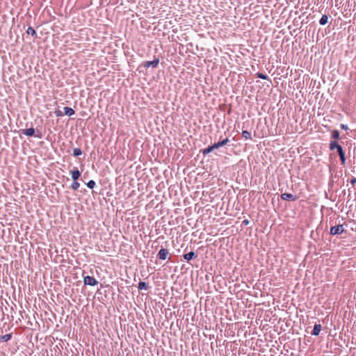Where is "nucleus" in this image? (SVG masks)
I'll return each mask as SVG.
<instances>
[{
  "mask_svg": "<svg viewBox=\"0 0 356 356\" xmlns=\"http://www.w3.org/2000/svg\"><path fill=\"white\" fill-rule=\"evenodd\" d=\"M159 63V58L158 57L154 56V58L152 61H145L142 63L141 66L144 67L145 68H148L149 67H152L153 68H156L158 67Z\"/></svg>",
  "mask_w": 356,
  "mask_h": 356,
  "instance_id": "obj_1",
  "label": "nucleus"
},
{
  "mask_svg": "<svg viewBox=\"0 0 356 356\" xmlns=\"http://www.w3.org/2000/svg\"><path fill=\"white\" fill-rule=\"evenodd\" d=\"M345 232L343 225H338L330 228V233L331 235H339Z\"/></svg>",
  "mask_w": 356,
  "mask_h": 356,
  "instance_id": "obj_2",
  "label": "nucleus"
},
{
  "mask_svg": "<svg viewBox=\"0 0 356 356\" xmlns=\"http://www.w3.org/2000/svg\"><path fill=\"white\" fill-rule=\"evenodd\" d=\"M83 283L85 285L94 286L98 284V281L93 277L87 275L83 277Z\"/></svg>",
  "mask_w": 356,
  "mask_h": 356,
  "instance_id": "obj_3",
  "label": "nucleus"
},
{
  "mask_svg": "<svg viewBox=\"0 0 356 356\" xmlns=\"http://www.w3.org/2000/svg\"><path fill=\"white\" fill-rule=\"evenodd\" d=\"M281 198L286 201H296L298 199V197L291 193H285L281 195Z\"/></svg>",
  "mask_w": 356,
  "mask_h": 356,
  "instance_id": "obj_4",
  "label": "nucleus"
},
{
  "mask_svg": "<svg viewBox=\"0 0 356 356\" xmlns=\"http://www.w3.org/2000/svg\"><path fill=\"white\" fill-rule=\"evenodd\" d=\"M169 254V251L166 248H161L158 254L157 257L159 259L161 260H165L168 258V255Z\"/></svg>",
  "mask_w": 356,
  "mask_h": 356,
  "instance_id": "obj_5",
  "label": "nucleus"
},
{
  "mask_svg": "<svg viewBox=\"0 0 356 356\" xmlns=\"http://www.w3.org/2000/svg\"><path fill=\"white\" fill-rule=\"evenodd\" d=\"M337 153H338V154L339 156L341 164L342 165H345L346 159L345 152H344L342 147L338 148Z\"/></svg>",
  "mask_w": 356,
  "mask_h": 356,
  "instance_id": "obj_6",
  "label": "nucleus"
},
{
  "mask_svg": "<svg viewBox=\"0 0 356 356\" xmlns=\"http://www.w3.org/2000/svg\"><path fill=\"white\" fill-rule=\"evenodd\" d=\"M229 138H225V139H223L220 141H218V143H215L212 145L214 147V149H217V148H219L220 147H222V146L227 145L229 143Z\"/></svg>",
  "mask_w": 356,
  "mask_h": 356,
  "instance_id": "obj_7",
  "label": "nucleus"
},
{
  "mask_svg": "<svg viewBox=\"0 0 356 356\" xmlns=\"http://www.w3.org/2000/svg\"><path fill=\"white\" fill-rule=\"evenodd\" d=\"M70 174L73 181L77 180L81 177V172L76 168L72 170Z\"/></svg>",
  "mask_w": 356,
  "mask_h": 356,
  "instance_id": "obj_8",
  "label": "nucleus"
},
{
  "mask_svg": "<svg viewBox=\"0 0 356 356\" xmlns=\"http://www.w3.org/2000/svg\"><path fill=\"white\" fill-rule=\"evenodd\" d=\"M22 133L27 136H35V129L34 128L31 127L29 129H22Z\"/></svg>",
  "mask_w": 356,
  "mask_h": 356,
  "instance_id": "obj_9",
  "label": "nucleus"
},
{
  "mask_svg": "<svg viewBox=\"0 0 356 356\" xmlns=\"http://www.w3.org/2000/svg\"><path fill=\"white\" fill-rule=\"evenodd\" d=\"M321 324H315L312 332V334L314 336H318L321 330Z\"/></svg>",
  "mask_w": 356,
  "mask_h": 356,
  "instance_id": "obj_10",
  "label": "nucleus"
},
{
  "mask_svg": "<svg viewBox=\"0 0 356 356\" xmlns=\"http://www.w3.org/2000/svg\"><path fill=\"white\" fill-rule=\"evenodd\" d=\"M341 147V145H340L337 141L332 140L330 143L329 148L330 150H334L335 149L338 150V148Z\"/></svg>",
  "mask_w": 356,
  "mask_h": 356,
  "instance_id": "obj_11",
  "label": "nucleus"
},
{
  "mask_svg": "<svg viewBox=\"0 0 356 356\" xmlns=\"http://www.w3.org/2000/svg\"><path fill=\"white\" fill-rule=\"evenodd\" d=\"M183 257L184 259H186V261H190L195 257H197V254H195V252L191 251L188 253L184 254Z\"/></svg>",
  "mask_w": 356,
  "mask_h": 356,
  "instance_id": "obj_12",
  "label": "nucleus"
},
{
  "mask_svg": "<svg viewBox=\"0 0 356 356\" xmlns=\"http://www.w3.org/2000/svg\"><path fill=\"white\" fill-rule=\"evenodd\" d=\"M63 109H64V113H63L64 115L71 116L75 113L74 110L70 107L66 106V107H64Z\"/></svg>",
  "mask_w": 356,
  "mask_h": 356,
  "instance_id": "obj_13",
  "label": "nucleus"
},
{
  "mask_svg": "<svg viewBox=\"0 0 356 356\" xmlns=\"http://www.w3.org/2000/svg\"><path fill=\"white\" fill-rule=\"evenodd\" d=\"M329 16L327 15H323L319 20V24L322 26H324L328 23Z\"/></svg>",
  "mask_w": 356,
  "mask_h": 356,
  "instance_id": "obj_14",
  "label": "nucleus"
},
{
  "mask_svg": "<svg viewBox=\"0 0 356 356\" xmlns=\"http://www.w3.org/2000/svg\"><path fill=\"white\" fill-rule=\"evenodd\" d=\"M26 33L29 34V35H32L35 38H38V35H37V33H36L35 31L31 26H29L27 29Z\"/></svg>",
  "mask_w": 356,
  "mask_h": 356,
  "instance_id": "obj_15",
  "label": "nucleus"
},
{
  "mask_svg": "<svg viewBox=\"0 0 356 356\" xmlns=\"http://www.w3.org/2000/svg\"><path fill=\"white\" fill-rule=\"evenodd\" d=\"M214 149V147H213V145H210L208 147L202 150V154L204 156H206L207 154H209L210 152H211Z\"/></svg>",
  "mask_w": 356,
  "mask_h": 356,
  "instance_id": "obj_16",
  "label": "nucleus"
},
{
  "mask_svg": "<svg viewBox=\"0 0 356 356\" xmlns=\"http://www.w3.org/2000/svg\"><path fill=\"white\" fill-rule=\"evenodd\" d=\"M331 137L334 140L337 141L339 138V131L336 129L332 131Z\"/></svg>",
  "mask_w": 356,
  "mask_h": 356,
  "instance_id": "obj_17",
  "label": "nucleus"
},
{
  "mask_svg": "<svg viewBox=\"0 0 356 356\" xmlns=\"http://www.w3.org/2000/svg\"><path fill=\"white\" fill-rule=\"evenodd\" d=\"M12 338V334H6L3 336H1L0 340L3 342H6L9 341Z\"/></svg>",
  "mask_w": 356,
  "mask_h": 356,
  "instance_id": "obj_18",
  "label": "nucleus"
},
{
  "mask_svg": "<svg viewBox=\"0 0 356 356\" xmlns=\"http://www.w3.org/2000/svg\"><path fill=\"white\" fill-rule=\"evenodd\" d=\"M138 288L139 290H147L148 286L146 282L141 281L138 283Z\"/></svg>",
  "mask_w": 356,
  "mask_h": 356,
  "instance_id": "obj_19",
  "label": "nucleus"
},
{
  "mask_svg": "<svg viewBox=\"0 0 356 356\" xmlns=\"http://www.w3.org/2000/svg\"><path fill=\"white\" fill-rule=\"evenodd\" d=\"M242 136L246 140L251 139V134L247 130L242 131Z\"/></svg>",
  "mask_w": 356,
  "mask_h": 356,
  "instance_id": "obj_20",
  "label": "nucleus"
},
{
  "mask_svg": "<svg viewBox=\"0 0 356 356\" xmlns=\"http://www.w3.org/2000/svg\"><path fill=\"white\" fill-rule=\"evenodd\" d=\"M72 154L74 156H79L82 154V151L80 148H74Z\"/></svg>",
  "mask_w": 356,
  "mask_h": 356,
  "instance_id": "obj_21",
  "label": "nucleus"
},
{
  "mask_svg": "<svg viewBox=\"0 0 356 356\" xmlns=\"http://www.w3.org/2000/svg\"><path fill=\"white\" fill-rule=\"evenodd\" d=\"M80 186V184L77 181V180L74 181L71 184V188L74 191L77 190Z\"/></svg>",
  "mask_w": 356,
  "mask_h": 356,
  "instance_id": "obj_22",
  "label": "nucleus"
},
{
  "mask_svg": "<svg viewBox=\"0 0 356 356\" xmlns=\"http://www.w3.org/2000/svg\"><path fill=\"white\" fill-rule=\"evenodd\" d=\"M256 76L258 77V78H260L261 79H264V80H266L268 79V76L266 75V74H264L261 72H257L256 74Z\"/></svg>",
  "mask_w": 356,
  "mask_h": 356,
  "instance_id": "obj_23",
  "label": "nucleus"
},
{
  "mask_svg": "<svg viewBox=\"0 0 356 356\" xmlns=\"http://www.w3.org/2000/svg\"><path fill=\"white\" fill-rule=\"evenodd\" d=\"M86 185L89 188L92 189L95 186L96 183L93 180H90L89 181L87 182Z\"/></svg>",
  "mask_w": 356,
  "mask_h": 356,
  "instance_id": "obj_24",
  "label": "nucleus"
},
{
  "mask_svg": "<svg viewBox=\"0 0 356 356\" xmlns=\"http://www.w3.org/2000/svg\"><path fill=\"white\" fill-rule=\"evenodd\" d=\"M54 113L57 117H61L64 115L63 113L60 110H55Z\"/></svg>",
  "mask_w": 356,
  "mask_h": 356,
  "instance_id": "obj_25",
  "label": "nucleus"
},
{
  "mask_svg": "<svg viewBox=\"0 0 356 356\" xmlns=\"http://www.w3.org/2000/svg\"><path fill=\"white\" fill-rule=\"evenodd\" d=\"M340 127L345 131H347L348 129V127L347 124H341Z\"/></svg>",
  "mask_w": 356,
  "mask_h": 356,
  "instance_id": "obj_26",
  "label": "nucleus"
},
{
  "mask_svg": "<svg viewBox=\"0 0 356 356\" xmlns=\"http://www.w3.org/2000/svg\"><path fill=\"white\" fill-rule=\"evenodd\" d=\"M242 224L244 225H248L250 224V221L248 219H245L242 222Z\"/></svg>",
  "mask_w": 356,
  "mask_h": 356,
  "instance_id": "obj_27",
  "label": "nucleus"
},
{
  "mask_svg": "<svg viewBox=\"0 0 356 356\" xmlns=\"http://www.w3.org/2000/svg\"><path fill=\"white\" fill-rule=\"evenodd\" d=\"M350 184L353 185L356 184V177H353V179H350Z\"/></svg>",
  "mask_w": 356,
  "mask_h": 356,
  "instance_id": "obj_28",
  "label": "nucleus"
},
{
  "mask_svg": "<svg viewBox=\"0 0 356 356\" xmlns=\"http://www.w3.org/2000/svg\"><path fill=\"white\" fill-rule=\"evenodd\" d=\"M35 137L38 138H42V135L40 134V135H35Z\"/></svg>",
  "mask_w": 356,
  "mask_h": 356,
  "instance_id": "obj_29",
  "label": "nucleus"
}]
</instances>
